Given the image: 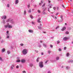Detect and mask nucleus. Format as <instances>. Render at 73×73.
Returning a JSON list of instances; mask_svg holds the SVG:
<instances>
[{"instance_id": "obj_1", "label": "nucleus", "mask_w": 73, "mask_h": 73, "mask_svg": "<svg viewBox=\"0 0 73 73\" xmlns=\"http://www.w3.org/2000/svg\"><path fill=\"white\" fill-rule=\"evenodd\" d=\"M39 66L40 68H42L44 66H43V62H40L39 63Z\"/></svg>"}, {"instance_id": "obj_2", "label": "nucleus", "mask_w": 73, "mask_h": 73, "mask_svg": "<svg viewBox=\"0 0 73 73\" xmlns=\"http://www.w3.org/2000/svg\"><path fill=\"white\" fill-rule=\"evenodd\" d=\"M23 52L24 54H26L27 53V50L26 49H23Z\"/></svg>"}, {"instance_id": "obj_3", "label": "nucleus", "mask_w": 73, "mask_h": 73, "mask_svg": "<svg viewBox=\"0 0 73 73\" xmlns=\"http://www.w3.org/2000/svg\"><path fill=\"white\" fill-rule=\"evenodd\" d=\"M2 19H7V16L4 15L2 17Z\"/></svg>"}, {"instance_id": "obj_4", "label": "nucleus", "mask_w": 73, "mask_h": 73, "mask_svg": "<svg viewBox=\"0 0 73 73\" xmlns=\"http://www.w3.org/2000/svg\"><path fill=\"white\" fill-rule=\"evenodd\" d=\"M62 18H60L58 19L59 22H62Z\"/></svg>"}, {"instance_id": "obj_5", "label": "nucleus", "mask_w": 73, "mask_h": 73, "mask_svg": "<svg viewBox=\"0 0 73 73\" xmlns=\"http://www.w3.org/2000/svg\"><path fill=\"white\" fill-rule=\"evenodd\" d=\"M7 27L8 28H12V26L9 25V24H8Z\"/></svg>"}, {"instance_id": "obj_6", "label": "nucleus", "mask_w": 73, "mask_h": 73, "mask_svg": "<svg viewBox=\"0 0 73 73\" xmlns=\"http://www.w3.org/2000/svg\"><path fill=\"white\" fill-rule=\"evenodd\" d=\"M68 38L66 37H64L63 38V40H68Z\"/></svg>"}, {"instance_id": "obj_7", "label": "nucleus", "mask_w": 73, "mask_h": 73, "mask_svg": "<svg viewBox=\"0 0 73 73\" xmlns=\"http://www.w3.org/2000/svg\"><path fill=\"white\" fill-rule=\"evenodd\" d=\"M21 62L22 63H24L25 62V60L24 59H22L21 61Z\"/></svg>"}, {"instance_id": "obj_8", "label": "nucleus", "mask_w": 73, "mask_h": 73, "mask_svg": "<svg viewBox=\"0 0 73 73\" xmlns=\"http://www.w3.org/2000/svg\"><path fill=\"white\" fill-rule=\"evenodd\" d=\"M65 29H66V27H64L61 29V31H64Z\"/></svg>"}, {"instance_id": "obj_9", "label": "nucleus", "mask_w": 73, "mask_h": 73, "mask_svg": "<svg viewBox=\"0 0 73 73\" xmlns=\"http://www.w3.org/2000/svg\"><path fill=\"white\" fill-rule=\"evenodd\" d=\"M29 32L30 33H33V31L32 30H29Z\"/></svg>"}, {"instance_id": "obj_10", "label": "nucleus", "mask_w": 73, "mask_h": 73, "mask_svg": "<svg viewBox=\"0 0 73 73\" xmlns=\"http://www.w3.org/2000/svg\"><path fill=\"white\" fill-rule=\"evenodd\" d=\"M18 3H19V0H16L15 1V4H17Z\"/></svg>"}, {"instance_id": "obj_11", "label": "nucleus", "mask_w": 73, "mask_h": 73, "mask_svg": "<svg viewBox=\"0 0 73 73\" xmlns=\"http://www.w3.org/2000/svg\"><path fill=\"white\" fill-rule=\"evenodd\" d=\"M69 32L68 31H66L65 32V34L66 35H69Z\"/></svg>"}, {"instance_id": "obj_12", "label": "nucleus", "mask_w": 73, "mask_h": 73, "mask_svg": "<svg viewBox=\"0 0 73 73\" xmlns=\"http://www.w3.org/2000/svg\"><path fill=\"white\" fill-rule=\"evenodd\" d=\"M39 58H39V57H38L36 59V62H38V61H39L38 60H39Z\"/></svg>"}, {"instance_id": "obj_13", "label": "nucleus", "mask_w": 73, "mask_h": 73, "mask_svg": "<svg viewBox=\"0 0 73 73\" xmlns=\"http://www.w3.org/2000/svg\"><path fill=\"white\" fill-rule=\"evenodd\" d=\"M2 51L3 52H4L5 51V48L3 49Z\"/></svg>"}, {"instance_id": "obj_14", "label": "nucleus", "mask_w": 73, "mask_h": 73, "mask_svg": "<svg viewBox=\"0 0 73 73\" xmlns=\"http://www.w3.org/2000/svg\"><path fill=\"white\" fill-rule=\"evenodd\" d=\"M7 53L8 54H10V53H11V52L10 51H7Z\"/></svg>"}, {"instance_id": "obj_15", "label": "nucleus", "mask_w": 73, "mask_h": 73, "mask_svg": "<svg viewBox=\"0 0 73 73\" xmlns=\"http://www.w3.org/2000/svg\"><path fill=\"white\" fill-rule=\"evenodd\" d=\"M70 69V67L68 66H67L66 67V69Z\"/></svg>"}, {"instance_id": "obj_16", "label": "nucleus", "mask_w": 73, "mask_h": 73, "mask_svg": "<svg viewBox=\"0 0 73 73\" xmlns=\"http://www.w3.org/2000/svg\"><path fill=\"white\" fill-rule=\"evenodd\" d=\"M56 60H59V57L57 56L56 57Z\"/></svg>"}, {"instance_id": "obj_17", "label": "nucleus", "mask_w": 73, "mask_h": 73, "mask_svg": "<svg viewBox=\"0 0 73 73\" xmlns=\"http://www.w3.org/2000/svg\"><path fill=\"white\" fill-rule=\"evenodd\" d=\"M20 62V60H18L17 61V62Z\"/></svg>"}, {"instance_id": "obj_18", "label": "nucleus", "mask_w": 73, "mask_h": 73, "mask_svg": "<svg viewBox=\"0 0 73 73\" xmlns=\"http://www.w3.org/2000/svg\"><path fill=\"white\" fill-rule=\"evenodd\" d=\"M59 27H59V26H58L56 27V29H58V28H59Z\"/></svg>"}, {"instance_id": "obj_19", "label": "nucleus", "mask_w": 73, "mask_h": 73, "mask_svg": "<svg viewBox=\"0 0 73 73\" xmlns=\"http://www.w3.org/2000/svg\"><path fill=\"white\" fill-rule=\"evenodd\" d=\"M30 17L31 19H33V16H32V15H30Z\"/></svg>"}, {"instance_id": "obj_20", "label": "nucleus", "mask_w": 73, "mask_h": 73, "mask_svg": "<svg viewBox=\"0 0 73 73\" xmlns=\"http://www.w3.org/2000/svg\"><path fill=\"white\" fill-rule=\"evenodd\" d=\"M69 56V53H68L67 54H66V56L67 57H68V56Z\"/></svg>"}, {"instance_id": "obj_21", "label": "nucleus", "mask_w": 73, "mask_h": 73, "mask_svg": "<svg viewBox=\"0 0 73 73\" xmlns=\"http://www.w3.org/2000/svg\"><path fill=\"white\" fill-rule=\"evenodd\" d=\"M48 52L49 54H50V53H51V51L50 50L48 51Z\"/></svg>"}, {"instance_id": "obj_22", "label": "nucleus", "mask_w": 73, "mask_h": 73, "mask_svg": "<svg viewBox=\"0 0 73 73\" xmlns=\"http://www.w3.org/2000/svg\"><path fill=\"white\" fill-rule=\"evenodd\" d=\"M26 14V11L25 10L24 11V14L25 15Z\"/></svg>"}, {"instance_id": "obj_23", "label": "nucleus", "mask_w": 73, "mask_h": 73, "mask_svg": "<svg viewBox=\"0 0 73 73\" xmlns=\"http://www.w3.org/2000/svg\"><path fill=\"white\" fill-rule=\"evenodd\" d=\"M29 13H31V10L30 9V10L28 11Z\"/></svg>"}, {"instance_id": "obj_24", "label": "nucleus", "mask_w": 73, "mask_h": 73, "mask_svg": "<svg viewBox=\"0 0 73 73\" xmlns=\"http://www.w3.org/2000/svg\"><path fill=\"white\" fill-rule=\"evenodd\" d=\"M58 50L59 51H60V52L61 51V50H61V49H60V48H59L58 49Z\"/></svg>"}, {"instance_id": "obj_25", "label": "nucleus", "mask_w": 73, "mask_h": 73, "mask_svg": "<svg viewBox=\"0 0 73 73\" xmlns=\"http://www.w3.org/2000/svg\"><path fill=\"white\" fill-rule=\"evenodd\" d=\"M45 5V3H44L43 5L42 6V7H44Z\"/></svg>"}, {"instance_id": "obj_26", "label": "nucleus", "mask_w": 73, "mask_h": 73, "mask_svg": "<svg viewBox=\"0 0 73 73\" xmlns=\"http://www.w3.org/2000/svg\"><path fill=\"white\" fill-rule=\"evenodd\" d=\"M59 43H60V41L58 40L57 41V44H59Z\"/></svg>"}, {"instance_id": "obj_27", "label": "nucleus", "mask_w": 73, "mask_h": 73, "mask_svg": "<svg viewBox=\"0 0 73 73\" xmlns=\"http://www.w3.org/2000/svg\"><path fill=\"white\" fill-rule=\"evenodd\" d=\"M38 23H41V21L40 20H37Z\"/></svg>"}, {"instance_id": "obj_28", "label": "nucleus", "mask_w": 73, "mask_h": 73, "mask_svg": "<svg viewBox=\"0 0 73 73\" xmlns=\"http://www.w3.org/2000/svg\"><path fill=\"white\" fill-rule=\"evenodd\" d=\"M5 27L6 28H7L8 27V25H5Z\"/></svg>"}, {"instance_id": "obj_29", "label": "nucleus", "mask_w": 73, "mask_h": 73, "mask_svg": "<svg viewBox=\"0 0 73 73\" xmlns=\"http://www.w3.org/2000/svg\"><path fill=\"white\" fill-rule=\"evenodd\" d=\"M7 7H9V4H7Z\"/></svg>"}, {"instance_id": "obj_30", "label": "nucleus", "mask_w": 73, "mask_h": 73, "mask_svg": "<svg viewBox=\"0 0 73 73\" xmlns=\"http://www.w3.org/2000/svg\"><path fill=\"white\" fill-rule=\"evenodd\" d=\"M68 29H69V30H71V28L69 27Z\"/></svg>"}, {"instance_id": "obj_31", "label": "nucleus", "mask_w": 73, "mask_h": 73, "mask_svg": "<svg viewBox=\"0 0 73 73\" xmlns=\"http://www.w3.org/2000/svg\"><path fill=\"white\" fill-rule=\"evenodd\" d=\"M38 13H40V10H38Z\"/></svg>"}, {"instance_id": "obj_32", "label": "nucleus", "mask_w": 73, "mask_h": 73, "mask_svg": "<svg viewBox=\"0 0 73 73\" xmlns=\"http://www.w3.org/2000/svg\"><path fill=\"white\" fill-rule=\"evenodd\" d=\"M10 20V19H9L7 20V22H9V21Z\"/></svg>"}, {"instance_id": "obj_33", "label": "nucleus", "mask_w": 73, "mask_h": 73, "mask_svg": "<svg viewBox=\"0 0 73 73\" xmlns=\"http://www.w3.org/2000/svg\"><path fill=\"white\" fill-rule=\"evenodd\" d=\"M57 10H58V9H59V7H57Z\"/></svg>"}, {"instance_id": "obj_34", "label": "nucleus", "mask_w": 73, "mask_h": 73, "mask_svg": "<svg viewBox=\"0 0 73 73\" xmlns=\"http://www.w3.org/2000/svg\"><path fill=\"white\" fill-rule=\"evenodd\" d=\"M50 47L51 48H53V46L51 44L50 45Z\"/></svg>"}, {"instance_id": "obj_35", "label": "nucleus", "mask_w": 73, "mask_h": 73, "mask_svg": "<svg viewBox=\"0 0 73 73\" xmlns=\"http://www.w3.org/2000/svg\"><path fill=\"white\" fill-rule=\"evenodd\" d=\"M38 29H41V27L38 26Z\"/></svg>"}, {"instance_id": "obj_36", "label": "nucleus", "mask_w": 73, "mask_h": 73, "mask_svg": "<svg viewBox=\"0 0 73 73\" xmlns=\"http://www.w3.org/2000/svg\"><path fill=\"white\" fill-rule=\"evenodd\" d=\"M19 68V66L17 65L16 67V68Z\"/></svg>"}, {"instance_id": "obj_37", "label": "nucleus", "mask_w": 73, "mask_h": 73, "mask_svg": "<svg viewBox=\"0 0 73 73\" xmlns=\"http://www.w3.org/2000/svg\"><path fill=\"white\" fill-rule=\"evenodd\" d=\"M41 20V18H39L38 19V20Z\"/></svg>"}, {"instance_id": "obj_38", "label": "nucleus", "mask_w": 73, "mask_h": 73, "mask_svg": "<svg viewBox=\"0 0 73 73\" xmlns=\"http://www.w3.org/2000/svg\"><path fill=\"white\" fill-rule=\"evenodd\" d=\"M43 10V11H45V9H46V8H45L44 9L43 8L42 9Z\"/></svg>"}, {"instance_id": "obj_39", "label": "nucleus", "mask_w": 73, "mask_h": 73, "mask_svg": "<svg viewBox=\"0 0 73 73\" xmlns=\"http://www.w3.org/2000/svg\"><path fill=\"white\" fill-rule=\"evenodd\" d=\"M66 49V47H64V50H65Z\"/></svg>"}, {"instance_id": "obj_40", "label": "nucleus", "mask_w": 73, "mask_h": 73, "mask_svg": "<svg viewBox=\"0 0 73 73\" xmlns=\"http://www.w3.org/2000/svg\"><path fill=\"white\" fill-rule=\"evenodd\" d=\"M49 61L48 60H47L45 62V63L46 64V63H47V62H48Z\"/></svg>"}, {"instance_id": "obj_41", "label": "nucleus", "mask_w": 73, "mask_h": 73, "mask_svg": "<svg viewBox=\"0 0 73 73\" xmlns=\"http://www.w3.org/2000/svg\"><path fill=\"white\" fill-rule=\"evenodd\" d=\"M21 46H23V45H24V44H21Z\"/></svg>"}, {"instance_id": "obj_42", "label": "nucleus", "mask_w": 73, "mask_h": 73, "mask_svg": "<svg viewBox=\"0 0 73 73\" xmlns=\"http://www.w3.org/2000/svg\"><path fill=\"white\" fill-rule=\"evenodd\" d=\"M62 7H63V8H65V6H64V5H62Z\"/></svg>"}, {"instance_id": "obj_43", "label": "nucleus", "mask_w": 73, "mask_h": 73, "mask_svg": "<svg viewBox=\"0 0 73 73\" xmlns=\"http://www.w3.org/2000/svg\"><path fill=\"white\" fill-rule=\"evenodd\" d=\"M0 60H1V61H2V58L1 57H0Z\"/></svg>"}, {"instance_id": "obj_44", "label": "nucleus", "mask_w": 73, "mask_h": 73, "mask_svg": "<svg viewBox=\"0 0 73 73\" xmlns=\"http://www.w3.org/2000/svg\"><path fill=\"white\" fill-rule=\"evenodd\" d=\"M23 73H26V72H25V71H23Z\"/></svg>"}, {"instance_id": "obj_45", "label": "nucleus", "mask_w": 73, "mask_h": 73, "mask_svg": "<svg viewBox=\"0 0 73 73\" xmlns=\"http://www.w3.org/2000/svg\"><path fill=\"white\" fill-rule=\"evenodd\" d=\"M53 9H54V10H56V7H54L53 8Z\"/></svg>"}, {"instance_id": "obj_46", "label": "nucleus", "mask_w": 73, "mask_h": 73, "mask_svg": "<svg viewBox=\"0 0 73 73\" xmlns=\"http://www.w3.org/2000/svg\"><path fill=\"white\" fill-rule=\"evenodd\" d=\"M9 37V36H7V38H8Z\"/></svg>"}, {"instance_id": "obj_47", "label": "nucleus", "mask_w": 73, "mask_h": 73, "mask_svg": "<svg viewBox=\"0 0 73 73\" xmlns=\"http://www.w3.org/2000/svg\"><path fill=\"white\" fill-rule=\"evenodd\" d=\"M32 23L33 24H35V23L33 22H32Z\"/></svg>"}, {"instance_id": "obj_48", "label": "nucleus", "mask_w": 73, "mask_h": 73, "mask_svg": "<svg viewBox=\"0 0 73 73\" xmlns=\"http://www.w3.org/2000/svg\"><path fill=\"white\" fill-rule=\"evenodd\" d=\"M45 13H46L44 12H43V15H45Z\"/></svg>"}, {"instance_id": "obj_49", "label": "nucleus", "mask_w": 73, "mask_h": 73, "mask_svg": "<svg viewBox=\"0 0 73 73\" xmlns=\"http://www.w3.org/2000/svg\"><path fill=\"white\" fill-rule=\"evenodd\" d=\"M33 66V64H30V66Z\"/></svg>"}, {"instance_id": "obj_50", "label": "nucleus", "mask_w": 73, "mask_h": 73, "mask_svg": "<svg viewBox=\"0 0 73 73\" xmlns=\"http://www.w3.org/2000/svg\"><path fill=\"white\" fill-rule=\"evenodd\" d=\"M43 54H44V53H43V52L41 53V55H43Z\"/></svg>"}, {"instance_id": "obj_51", "label": "nucleus", "mask_w": 73, "mask_h": 73, "mask_svg": "<svg viewBox=\"0 0 73 73\" xmlns=\"http://www.w3.org/2000/svg\"><path fill=\"white\" fill-rule=\"evenodd\" d=\"M35 51L36 53H38V51L37 50H35Z\"/></svg>"}, {"instance_id": "obj_52", "label": "nucleus", "mask_w": 73, "mask_h": 73, "mask_svg": "<svg viewBox=\"0 0 73 73\" xmlns=\"http://www.w3.org/2000/svg\"><path fill=\"white\" fill-rule=\"evenodd\" d=\"M60 18H61L62 19V16L61 15L60 16Z\"/></svg>"}, {"instance_id": "obj_53", "label": "nucleus", "mask_w": 73, "mask_h": 73, "mask_svg": "<svg viewBox=\"0 0 73 73\" xmlns=\"http://www.w3.org/2000/svg\"><path fill=\"white\" fill-rule=\"evenodd\" d=\"M9 33V31H7V33Z\"/></svg>"}, {"instance_id": "obj_54", "label": "nucleus", "mask_w": 73, "mask_h": 73, "mask_svg": "<svg viewBox=\"0 0 73 73\" xmlns=\"http://www.w3.org/2000/svg\"><path fill=\"white\" fill-rule=\"evenodd\" d=\"M47 73H51V72L50 71H48Z\"/></svg>"}, {"instance_id": "obj_55", "label": "nucleus", "mask_w": 73, "mask_h": 73, "mask_svg": "<svg viewBox=\"0 0 73 73\" xmlns=\"http://www.w3.org/2000/svg\"><path fill=\"white\" fill-rule=\"evenodd\" d=\"M11 69L12 70L13 69V67H11Z\"/></svg>"}, {"instance_id": "obj_56", "label": "nucleus", "mask_w": 73, "mask_h": 73, "mask_svg": "<svg viewBox=\"0 0 73 73\" xmlns=\"http://www.w3.org/2000/svg\"><path fill=\"white\" fill-rule=\"evenodd\" d=\"M58 13H57L56 14V15L57 16V15H58Z\"/></svg>"}, {"instance_id": "obj_57", "label": "nucleus", "mask_w": 73, "mask_h": 73, "mask_svg": "<svg viewBox=\"0 0 73 73\" xmlns=\"http://www.w3.org/2000/svg\"><path fill=\"white\" fill-rule=\"evenodd\" d=\"M11 23H13L14 22L13 21H11Z\"/></svg>"}, {"instance_id": "obj_58", "label": "nucleus", "mask_w": 73, "mask_h": 73, "mask_svg": "<svg viewBox=\"0 0 73 73\" xmlns=\"http://www.w3.org/2000/svg\"><path fill=\"white\" fill-rule=\"evenodd\" d=\"M41 3H43V1H41Z\"/></svg>"}, {"instance_id": "obj_59", "label": "nucleus", "mask_w": 73, "mask_h": 73, "mask_svg": "<svg viewBox=\"0 0 73 73\" xmlns=\"http://www.w3.org/2000/svg\"><path fill=\"white\" fill-rule=\"evenodd\" d=\"M48 11H49V8H48Z\"/></svg>"}, {"instance_id": "obj_60", "label": "nucleus", "mask_w": 73, "mask_h": 73, "mask_svg": "<svg viewBox=\"0 0 73 73\" xmlns=\"http://www.w3.org/2000/svg\"><path fill=\"white\" fill-rule=\"evenodd\" d=\"M30 6V5H28V8H29V6Z\"/></svg>"}, {"instance_id": "obj_61", "label": "nucleus", "mask_w": 73, "mask_h": 73, "mask_svg": "<svg viewBox=\"0 0 73 73\" xmlns=\"http://www.w3.org/2000/svg\"><path fill=\"white\" fill-rule=\"evenodd\" d=\"M48 3H50V1H48Z\"/></svg>"}, {"instance_id": "obj_62", "label": "nucleus", "mask_w": 73, "mask_h": 73, "mask_svg": "<svg viewBox=\"0 0 73 73\" xmlns=\"http://www.w3.org/2000/svg\"><path fill=\"white\" fill-rule=\"evenodd\" d=\"M39 5H41V3H40V4H39Z\"/></svg>"}, {"instance_id": "obj_63", "label": "nucleus", "mask_w": 73, "mask_h": 73, "mask_svg": "<svg viewBox=\"0 0 73 73\" xmlns=\"http://www.w3.org/2000/svg\"><path fill=\"white\" fill-rule=\"evenodd\" d=\"M65 25H67V24H66V23H65Z\"/></svg>"}, {"instance_id": "obj_64", "label": "nucleus", "mask_w": 73, "mask_h": 73, "mask_svg": "<svg viewBox=\"0 0 73 73\" xmlns=\"http://www.w3.org/2000/svg\"><path fill=\"white\" fill-rule=\"evenodd\" d=\"M40 26H42V25H41V24H40Z\"/></svg>"}]
</instances>
